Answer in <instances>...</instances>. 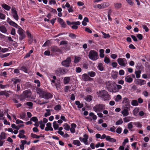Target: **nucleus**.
<instances>
[{"instance_id":"6","label":"nucleus","mask_w":150,"mask_h":150,"mask_svg":"<svg viewBox=\"0 0 150 150\" xmlns=\"http://www.w3.org/2000/svg\"><path fill=\"white\" fill-rule=\"evenodd\" d=\"M67 70L64 68H59L57 69L55 71V74L59 76L60 74H64L66 73Z\"/></svg>"},{"instance_id":"36","label":"nucleus","mask_w":150,"mask_h":150,"mask_svg":"<svg viewBox=\"0 0 150 150\" xmlns=\"http://www.w3.org/2000/svg\"><path fill=\"white\" fill-rule=\"evenodd\" d=\"M122 4L120 3H116L114 4V6L116 8H119L122 7Z\"/></svg>"},{"instance_id":"29","label":"nucleus","mask_w":150,"mask_h":150,"mask_svg":"<svg viewBox=\"0 0 150 150\" xmlns=\"http://www.w3.org/2000/svg\"><path fill=\"white\" fill-rule=\"evenodd\" d=\"M75 104L77 105L78 108H81L83 107V104L81 103L79 101H76L75 102Z\"/></svg>"},{"instance_id":"1","label":"nucleus","mask_w":150,"mask_h":150,"mask_svg":"<svg viewBox=\"0 0 150 150\" xmlns=\"http://www.w3.org/2000/svg\"><path fill=\"white\" fill-rule=\"evenodd\" d=\"M97 95L98 98L104 101L109 100L110 99L108 92L105 90L99 91L97 92Z\"/></svg>"},{"instance_id":"60","label":"nucleus","mask_w":150,"mask_h":150,"mask_svg":"<svg viewBox=\"0 0 150 150\" xmlns=\"http://www.w3.org/2000/svg\"><path fill=\"white\" fill-rule=\"evenodd\" d=\"M115 127L114 126H113L112 127H111L109 129H108V130L115 132Z\"/></svg>"},{"instance_id":"55","label":"nucleus","mask_w":150,"mask_h":150,"mask_svg":"<svg viewBox=\"0 0 150 150\" xmlns=\"http://www.w3.org/2000/svg\"><path fill=\"white\" fill-rule=\"evenodd\" d=\"M122 128L121 127H118L116 130V132L118 134H120L122 131Z\"/></svg>"},{"instance_id":"16","label":"nucleus","mask_w":150,"mask_h":150,"mask_svg":"<svg viewBox=\"0 0 150 150\" xmlns=\"http://www.w3.org/2000/svg\"><path fill=\"white\" fill-rule=\"evenodd\" d=\"M7 21L10 25L13 26L16 28H17L19 29L20 27L18 26V25L14 22L11 21L10 20H8Z\"/></svg>"},{"instance_id":"2","label":"nucleus","mask_w":150,"mask_h":150,"mask_svg":"<svg viewBox=\"0 0 150 150\" xmlns=\"http://www.w3.org/2000/svg\"><path fill=\"white\" fill-rule=\"evenodd\" d=\"M36 91L37 93L39 95L40 97L41 98L47 100L52 97V95L50 93L44 91L39 88H37Z\"/></svg>"},{"instance_id":"49","label":"nucleus","mask_w":150,"mask_h":150,"mask_svg":"<svg viewBox=\"0 0 150 150\" xmlns=\"http://www.w3.org/2000/svg\"><path fill=\"white\" fill-rule=\"evenodd\" d=\"M61 106L60 105H56L54 107V109L56 110H61Z\"/></svg>"},{"instance_id":"56","label":"nucleus","mask_w":150,"mask_h":150,"mask_svg":"<svg viewBox=\"0 0 150 150\" xmlns=\"http://www.w3.org/2000/svg\"><path fill=\"white\" fill-rule=\"evenodd\" d=\"M99 58V56L98 55L97 52L94 51V61L98 59Z\"/></svg>"},{"instance_id":"30","label":"nucleus","mask_w":150,"mask_h":150,"mask_svg":"<svg viewBox=\"0 0 150 150\" xmlns=\"http://www.w3.org/2000/svg\"><path fill=\"white\" fill-rule=\"evenodd\" d=\"M141 71L140 70L136 71L135 72V73L136 75V77L137 78H139L140 77V74Z\"/></svg>"},{"instance_id":"11","label":"nucleus","mask_w":150,"mask_h":150,"mask_svg":"<svg viewBox=\"0 0 150 150\" xmlns=\"http://www.w3.org/2000/svg\"><path fill=\"white\" fill-rule=\"evenodd\" d=\"M11 12L12 13L13 17L16 21H18V16L15 7H13L12 8Z\"/></svg>"},{"instance_id":"37","label":"nucleus","mask_w":150,"mask_h":150,"mask_svg":"<svg viewBox=\"0 0 150 150\" xmlns=\"http://www.w3.org/2000/svg\"><path fill=\"white\" fill-rule=\"evenodd\" d=\"M136 67V69L138 70H142L143 68V66L140 64H137Z\"/></svg>"},{"instance_id":"40","label":"nucleus","mask_w":150,"mask_h":150,"mask_svg":"<svg viewBox=\"0 0 150 150\" xmlns=\"http://www.w3.org/2000/svg\"><path fill=\"white\" fill-rule=\"evenodd\" d=\"M130 105H123L122 108L123 109H125L129 111L130 110Z\"/></svg>"},{"instance_id":"58","label":"nucleus","mask_w":150,"mask_h":150,"mask_svg":"<svg viewBox=\"0 0 150 150\" xmlns=\"http://www.w3.org/2000/svg\"><path fill=\"white\" fill-rule=\"evenodd\" d=\"M21 70L23 71L25 73H28V71L27 69L26 68V67H21Z\"/></svg>"},{"instance_id":"57","label":"nucleus","mask_w":150,"mask_h":150,"mask_svg":"<svg viewBox=\"0 0 150 150\" xmlns=\"http://www.w3.org/2000/svg\"><path fill=\"white\" fill-rule=\"evenodd\" d=\"M137 37L140 40H142L143 38V35L141 34H137Z\"/></svg>"},{"instance_id":"45","label":"nucleus","mask_w":150,"mask_h":150,"mask_svg":"<svg viewBox=\"0 0 150 150\" xmlns=\"http://www.w3.org/2000/svg\"><path fill=\"white\" fill-rule=\"evenodd\" d=\"M117 76V72H115L112 74V77L114 79H116Z\"/></svg>"},{"instance_id":"59","label":"nucleus","mask_w":150,"mask_h":150,"mask_svg":"<svg viewBox=\"0 0 150 150\" xmlns=\"http://www.w3.org/2000/svg\"><path fill=\"white\" fill-rule=\"evenodd\" d=\"M134 124L138 127L141 128L142 126V125L139 122H135Z\"/></svg>"},{"instance_id":"9","label":"nucleus","mask_w":150,"mask_h":150,"mask_svg":"<svg viewBox=\"0 0 150 150\" xmlns=\"http://www.w3.org/2000/svg\"><path fill=\"white\" fill-rule=\"evenodd\" d=\"M110 5V4L108 2H103L101 3V4H98L94 6V8L97 7L100 9L105 8L109 6Z\"/></svg>"},{"instance_id":"27","label":"nucleus","mask_w":150,"mask_h":150,"mask_svg":"<svg viewBox=\"0 0 150 150\" xmlns=\"http://www.w3.org/2000/svg\"><path fill=\"white\" fill-rule=\"evenodd\" d=\"M0 31L3 33H5L7 31L6 27L4 26H1L0 27Z\"/></svg>"},{"instance_id":"41","label":"nucleus","mask_w":150,"mask_h":150,"mask_svg":"<svg viewBox=\"0 0 150 150\" xmlns=\"http://www.w3.org/2000/svg\"><path fill=\"white\" fill-rule=\"evenodd\" d=\"M104 61L105 63L108 64L110 63V60L109 58L107 57H104Z\"/></svg>"},{"instance_id":"44","label":"nucleus","mask_w":150,"mask_h":150,"mask_svg":"<svg viewBox=\"0 0 150 150\" xmlns=\"http://www.w3.org/2000/svg\"><path fill=\"white\" fill-rule=\"evenodd\" d=\"M64 129L68 131L70 129V126L67 123L64 124Z\"/></svg>"},{"instance_id":"64","label":"nucleus","mask_w":150,"mask_h":150,"mask_svg":"<svg viewBox=\"0 0 150 150\" xmlns=\"http://www.w3.org/2000/svg\"><path fill=\"white\" fill-rule=\"evenodd\" d=\"M88 74L89 76L92 77H94V72L93 71L88 72Z\"/></svg>"},{"instance_id":"24","label":"nucleus","mask_w":150,"mask_h":150,"mask_svg":"<svg viewBox=\"0 0 150 150\" xmlns=\"http://www.w3.org/2000/svg\"><path fill=\"white\" fill-rule=\"evenodd\" d=\"M125 80L128 83H131L133 81V79L129 76L125 77Z\"/></svg>"},{"instance_id":"8","label":"nucleus","mask_w":150,"mask_h":150,"mask_svg":"<svg viewBox=\"0 0 150 150\" xmlns=\"http://www.w3.org/2000/svg\"><path fill=\"white\" fill-rule=\"evenodd\" d=\"M119 64L121 66L125 67L127 64V61L125 58H119L117 60Z\"/></svg>"},{"instance_id":"52","label":"nucleus","mask_w":150,"mask_h":150,"mask_svg":"<svg viewBox=\"0 0 150 150\" xmlns=\"http://www.w3.org/2000/svg\"><path fill=\"white\" fill-rule=\"evenodd\" d=\"M30 121H32L35 122H37L38 121V120L37 119V118L36 117H32L30 119Z\"/></svg>"},{"instance_id":"46","label":"nucleus","mask_w":150,"mask_h":150,"mask_svg":"<svg viewBox=\"0 0 150 150\" xmlns=\"http://www.w3.org/2000/svg\"><path fill=\"white\" fill-rule=\"evenodd\" d=\"M69 36V37L73 39L76 38V35L72 33H70Z\"/></svg>"},{"instance_id":"38","label":"nucleus","mask_w":150,"mask_h":150,"mask_svg":"<svg viewBox=\"0 0 150 150\" xmlns=\"http://www.w3.org/2000/svg\"><path fill=\"white\" fill-rule=\"evenodd\" d=\"M39 123L40 125V127L41 129H44L45 126V124L43 123V122L42 121H40L39 122Z\"/></svg>"},{"instance_id":"20","label":"nucleus","mask_w":150,"mask_h":150,"mask_svg":"<svg viewBox=\"0 0 150 150\" xmlns=\"http://www.w3.org/2000/svg\"><path fill=\"white\" fill-rule=\"evenodd\" d=\"M106 140L107 141H108L112 143L115 142H116V140L115 139L112 138H111L110 136H107Z\"/></svg>"},{"instance_id":"43","label":"nucleus","mask_w":150,"mask_h":150,"mask_svg":"<svg viewBox=\"0 0 150 150\" xmlns=\"http://www.w3.org/2000/svg\"><path fill=\"white\" fill-rule=\"evenodd\" d=\"M123 122L122 119L120 118L115 123L116 125H119L122 124Z\"/></svg>"},{"instance_id":"54","label":"nucleus","mask_w":150,"mask_h":150,"mask_svg":"<svg viewBox=\"0 0 150 150\" xmlns=\"http://www.w3.org/2000/svg\"><path fill=\"white\" fill-rule=\"evenodd\" d=\"M31 136L33 138H35L37 139H38L40 137V136H38L35 134L33 133H32L31 134Z\"/></svg>"},{"instance_id":"15","label":"nucleus","mask_w":150,"mask_h":150,"mask_svg":"<svg viewBox=\"0 0 150 150\" xmlns=\"http://www.w3.org/2000/svg\"><path fill=\"white\" fill-rule=\"evenodd\" d=\"M51 123L50 122L47 123L46 124L47 127H46L45 129V130L46 131H48L49 130H50L52 131L53 130V129L51 126Z\"/></svg>"},{"instance_id":"33","label":"nucleus","mask_w":150,"mask_h":150,"mask_svg":"<svg viewBox=\"0 0 150 150\" xmlns=\"http://www.w3.org/2000/svg\"><path fill=\"white\" fill-rule=\"evenodd\" d=\"M81 59V58L80 57L75 56L74 57V62L76 63H78Z\"/></svg>"},{"instance_id":"63","label":"nucleus","mask_w":150,"mask_h":150,"mask_svg":"<svg viewBox=\"0 0 150 150\" xmlns=\"http://www.w3.org/2000/svg\"><path fill=\"white\" fill-rule=\"evenodd\" d=\"M142 27L145 30V31L146 32H148L149 31V28L146 25H143Z\"/></svg>"},{"instance_id":"35","label":"nucleus","mask_w":150,"mask_h":150,"mask_svg":"<svg viewBox=\"0 0 150 150\" xmlns=\"http://www.w3.org/2000/svg\"><path fill=\"white\" fill-rule=\"evenodd\" d=\"M53 127L54 129L56 130L59 128V126L57 123V122L54 121L53 122Z\"/></svg>"},{"instance_id":"39","label":"nucleus","mask_w":150,"mask_h":150,"mask_svg":"<svg viewBox=\"0 0 150 150\" xmlns=\"http://www.w3.org/2000/svg\"><path fill=\"white\" fill-rule=\"evenodd\" d=\"M131 104L132 105L134 106H137L138 105V101L136 100H133Z\"/></svg>"},{"instance_id":"21","label":"nucleus","mask_w":150,"mask_h":150,"mask_svg":"<svg viewBox=\"0 0 150 150\" xmlns=\"http://www.w3.org/2000/svg\"><path fill=\"white\" fill-rule=\"evenodd\" d=\"M88 57L91 59L94 60V50H91L89 52Z\"/></svg>"},{"instance_id":"14","label":"nucleus","mask_w":150,"mask_h":150,"mask_svg":"<svg viewBox=\"0 0 150 150\" xmlns=\"http://www.w3.org/2000/svg\"><path fill=\"white\" fill-rule=\"evenodd\" d=\"M122 103L123 104V105H130V102L129 99L127 98H123Z\"/></svg>"},{"instance_id":"5","label":"nucleus","mask_w":150,"mask_h":150,"mask_svg":"<svg viewBox=\"0 0 150 150\" xmlns=\"http://www.w3.org/2000/svg\"><path fill=\"white\" fill-rule=\"evenodd\" d=\"M18 32L20 36L19 38L20 40H21L25 38V35L24 33L25 31L20 27H19Z\"/></svg>"},{"instance_id":"22","label":"nucleus","mask_w":150,"mask_h":150,"mask_svg":"<svg viewBox=\"0 0 150 150\" xmlns=\"http://www.w3.org/2000/svg\"><path fill=\"white\" fill-rule=\"evenodd\" d=\"M121 113L124 116H126L129 115V111L125 109H123L121 111Z\"/></svg>"},{"instance_id":"12","label":"nucleus","mask_w":150,"mask_h":150,"mask_svg":"<svg viewBox=\"0 0 150 150\" xmlns=\"http://www.w3.org/2000/svg\"><path fill=\"white\" fill-rule=\"evenodd\" d=\"M135 83L136 84L142 86L145 84L146 83V81L144 80L141 79H136L134 81Z\"/></svg>"},{"instance_id":"34","label":"nucleus","mask_w":150,"mask_h":150,"mask_svg":"<svg viewBox=\"0 0 150 150\" xmlns=\"http://www.w3.org/2000/svg\"><path fill=\"white\" fill-rule=\"evenodd\" d=\"M84 137L83 138V142L86 144H87V139H88V136L86 134H85L84 135Z\"/></svg>"},{"instance_id":"18","label":"nucleus","mask_w":150,"mask_h":150,"mask_svg":"<svg viewBox=\"0 0 150 150\" xmlns=\"http://www.w3.org/2000/svg\"><path fill=\"white\" fill-rule=\"evenodd\" d=\"M58 22L60 24L62 27L65 28L66 27V24L64 23L63 20L61 18H58Z\"/></svg>"},{"instance_id":"48","label":"nucleus","mask_w":150,"mask_h":150,"mask_svg":"<svg viewBox=\"0 0 150 150\" xmlns=\"http://www.w3.org/2000/svg\"><path fill=\"white\" fill-rule=\"evenodd\" d=\"M123 120L125 122H127L130 121V118L128 117H126L123 118Z\"/></svg>"},{"instance_id":"47","label":"nucleus","mask_w":150,"mask_h":150,"mask_svg":"<svg viewBox=\"0 0 150 150\" xmlns=\"http://www.w3.org/2000/svg\"><path fill=\"white\" fill-rule=\"evenodd\" d=\"M0 138L1 140L4 139H5L6 136L5 133L2 132L1 133L0 135Z\"/></svg>"},{"instance_id":"42","label":"nucleus","mask_w":150,"mask_h":150,"mask_svg":"<svg viewBox=\"0 0 150 150\" xmlns=\"http://www.w3.org/2000/svg\"><path fill=\"white\" fill-rule=\"evenodd\" d=\"M73 144L75 145H76L78 146H79L81 145V143L78 140H74L73 141Z\"/></svg>"},{"instance_id":"32","label":"nucleus","mask_w":150,"mask_h":150,"mask_svg":"<svg viewBox=\"0 0 150 150\" xmlns=\"http://www.w3.org/2000/svg\"><path fill=\"white\" fill-rule=\"evenodd\" d=\"M70 80V78L69 77H65L64 79V84H66L68 83Z\"/></svg>"},{"instance_id":"51","label":"nucleus","mask_w":150,"mask_h":150,"mask_svg":"<svg viewBox=\"0 0 150 150\" xmlns=\"http://www.w3.org/2000/svg\"><path fill=\"white\" fill-rule=\"evenodd\" d=\"M122 98L121 96L120 95H117L116 98H115V100L116 101H119L120 100H121Z\"/></svg>"},{"instance_id":"3","label":"nucleus","mask_w":150,"mask_h":150,"mask_svg":"<svg viewBox=\"0 0 150 150\" xmlns=\"http://www.w3.org/2000/svg\"><path fill=\"white\" fill-rule=\"evenodd\" d=\"M31 95V93L30 91L28 90L24 91L20 96V100L22 101L26 98H30Z\"/></svg>"},{"instance_id":"31","label":"nucleus","mask_w":150,"mask_h":150,"mask_svg":"<svg viewBox=\"0 0 150 150\" xmlns=\"http://www.w3.org/2000/svg\"><path fill=\"white\" fill-rule=\"evenodd\" d=\"M104 50L103 49H101L99 50L100 52V56L101 58H103L104 57Z\"/></svg>"},{"instance_id":"28","label":"nucleus","mask_w":150,"mask_h":150,"mask_svg":"<svg viewBox=\"0 0 150 150\" xmlns=\"http://www.w3.org/2000/svg\"><path fill=\"white\" fill-rule=\"evenodd\" d=\"M46 111L47 112L45 113L44 116L45 117H47L51 115L50 111H52V110L50 109H46Z\"/></svg>"},{"instance_id":"23","label":"nucleus","mask_w":150,"mask_h":150,"mask_svg":"<svg viewBox=\"0 0 150 150\" xmlns=\"http://www.w3.org/2000/svg\"><path fill=\"white\" fill-rule=\"evenodd\" d=\"M97 68L100 71H103L104 70L103 65L101 63H100L98 64Z\"/></svg>"},{"instance_id":"10","label":"nucleus","mask_w":150,"mask_h":150,"mask_svg":"<svg viewBox=\"0 0 150 150\" xmlns=\"http://www.w3.org/2000/svg\"><path fill=\"white\" fill-rule=\"evenodd\" d=\"M105 109V105L103 104H98L94 106V111L96 112L101 111Z\"/></svg>"},{"instance_id":"7","label":"nucleus","mask_w":150,"mask_h":150,"mask_svg":"<svg viewBox=\"0 0 150 150\" xmlns=\"http://www.w3.org/2000/svg\"><path fill=\"white\" fill-rule=\"evenodd\" d=\"M71 62V58L69 57L66 60L62 61L61 64L63 66L66 67H69Z\"/></svg>"},{"instance_id":"61","label":"nucleus","mask_w":150,"mask_h":150,"mask_svg":"<svg viewBox=\"0 0 150 150\" xmlns=\"http://www.w3.org/2000/svg\"><path fill=\"white\" fill-rule=\"evenodd\" d=\"M127 3L131 6H133L134 4V3H133L132 1L131 0H126Z\"/></svg>"},{"instance_id":"53","label":"nucleus","mask_w":150,"mask_h":150,"mask_svg":"<svg viewBox=\"0 0 150 150\" xmlns=\"http://www.w3.org/2000/svg\"><path fill=\"white\" fill-rule=\"evenodd\" d=\"M104 38H109L110 37V35L108 34H106L103 32H102Z\"/></svg>"},{"instance_id":"50","label":"nucleus","mask_w":150,"mask_h":150,"mask_svg":"<svg viewBox=\"0 0 150 150\" xmlns=\"http://www.w3.org/2000/svg\"><path fill=\"white\" fill-rule=\"evenodd\" d=\"M86 100L90 102L92 100V97L90 95L87 96L85 99Z\"/></svg>"},{"instance_id":"17","label":"nucleus","mask_w":150,"mask_h":150,"mask_svg":"<svg viewBox=\"0 0 150 150\" xmlns=\"http://www.w3.org/2000/svg\"><path fill=\"white\" fill-rule=\"evenodd\" d=\"M8 92H9V93H11V92L8 91H1L0 92V96L4 95L6 97H8L9 96Z\"/></svg>"},{"instance_id":"25","label":"nucleus","mask_w":150,"mask_h":150,"mask_svg":"<svg viewBox=\"0 0 150 150\" xmlns=\"http://www.w3.org/2000/svg\"><path fill=\"white\" fill-rule=\"evenodd\" d=\"M2 7L7 11L10 10L11 8L10 6L5 4H3L2 5Z\"/></svg>"},{"instance_id":"26","label":"nucleus","mask_w":150,"mask_h":150,"mask_svg":"<svg viewBox=\"0 0 150 150\" xmlns=\"http://www.w3.org/2000/svg\"><path fill=\"white\" fill-rule=\"evenodd\" d=\"M11 81L13 82V84L15 85L17 83L20 82L21 80L19 79L13 78L11 79Z\"/></svg>"},{"instance_id":"62","label":"nucleus","mask_w":150,"mask_h":150,"mask_svg":"<svg viewBox=\"0 0 150 150\" xmlns=\"http://www.w3.org/2000/svg\"><path fill=\"white\" fill-rule=\"evenodd\" d=\"M11 127L12 128H15L17 130H18L19 129V127L18 126H16L15 124H12Z\"/></svg>"},{"instance_id":"13","label":"nucleus","mask_w":150,"mask_h":150,"mask_svg":"<svg viewBox=\"0 0 150 150\" xmlns=\"http://www.w3.org/2000/svg\"><path fill=\"white\" fill-rule=\"evenodd\" d=\"M82 79L85 81H90L93 79L90 77L86 74H84L82 75Z\"/></svg>"},{"instance_id":"19","label":"nucleus","mask_w":150,"mask_h":150,"mask_svg":"<svg viewBox=\"0 0 150 150\" xmlns=\"http://www.w3.org/2000/svg\"><path fill=\"white\" fill-rule=\"evenodd\" d=\"M51 50L52 51L55 52H61V50L58 48L57 46H54L52 47L51 48Z\"/></svg>"},{"instance_id":"4","label":"nucleus","mask_w":150,"mask_h":150,"mask_svg":"<svg viewBox=\"0 0 150 150\" xmlns=\"http://www.w3.org/2000/svg\"><path fill=\"white\" fill-rule=\"evenodd\" d=\"M116 86V85L114 82L110 83L107 85V89L110 92H116L117 91Z\"/></svg>"}]
</instances>
